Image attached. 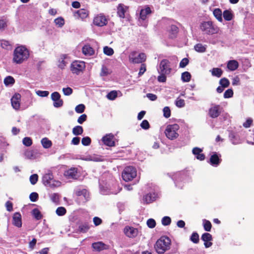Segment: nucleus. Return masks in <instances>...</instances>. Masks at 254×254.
Instances as JSON below:
<instances>
[{
	"mask_svg": "<svg viewBox=\"0 0 254 254\" xmlns=\"http://www.w3.org/2000/svg\"><path fill=\"white\" fill-rule=\"evenodd\" d=\"M29 51L25 46H18L13 51L12 62L16 64H21L29 58Z\"/></svg>",
	"mask_w": 254,
	"mask_h": 254,
	"instance_id": "obj_1",
	"label": "nucleus"
},
{
	"mask_svg": "<svg viewBox=\"0 0 254 254\" xmlns=\"http://www.w3.org/2000/svg\"><path fill=\"white\" fill-rule=\"evenodd\" d=\"M171 241L167 236H162L156 242L154 248L159 254H163L170 249Z\"/></svg>",
	"mask_w": 254,
	"mask_h": 254,
	"instance_id": "obj_2",
	"label": "nucleus"
},
{
	"mask_svg": "<svg viewBox=\"0 0 254 254\" xmlns=\"http://www.w3.org/2000/svg\"><path fill=\"white\" fill-rule=\"evenodd\" d=\"M200 28L205 34L213 35L218 33L219 30V28L213 24L211 21H204L201 23Z\"/></svg>",
	"mask_w": 254,
	"mask_h": 254,
	"instance_id": "obj_3",
	"label": "nucleus"
},
{
	"mask_svg": "<svg viewBox=\"0 0 254 254\" xmlns=\"http://www.w3.org/2000/svg\"><path fill=\"white\" fill-rule=\"evenodd\" d=\"M180 126L177 124L168 125L165 130L166 137L170 140L177 138L179 135L178 132Z\"/></svg>",
	"mask_w": 254,
	"mask_h": 254,
	"instance_id": "obj_4",
	"label": "nucleus"
},
{
	"mask_svg": "<svg viewBox=\"0 0 254 254\" xmlns=\"http://www.w3.org/2000/svg\"><path fill=\"white\" fill-rule=\"evenodd\" d=\"M136 176V170L132 166L126 167L122 173V178L126 182L131 181Z\"/></svg>",
	"mask_w": 254,
	"mask_h": 254,
	"instance_id": "obj_5",
	"label": "nucleus"
},
{
	"mask_svg": "<svg viewBox=\"0 0 254 254\" xmlns=\"http://www.w3.org/2000/svg\"><path fill=\"white\" fill-rule=\"evenodd\" d=\"M85 68V63L79 61H75L73 62L70 66V69L71 72L77 75L80 74L81 72H82Z\"/></svg>",
	"mask_w": 254,
	"mask_h": 254,
	"instance_id": "obj_6",
	"label": "nucleus"
},
{
	"mask_svg": "<svg viewBox=\"0 0 254 254\" xmlns=\"http://www.w3.org/2000/svg\"><path fill=\"white\" fill-rule=\"evenodd\" d=\"M129 61L133 64H139L144 62L146 56L144 53L138 54L135 51L131 52L129 55Z\"/></svg>",
	"mask_w": 254,
	"mask_h": 254,
	"instance_id": "obj_7",
	"label": "nucleus"
},
{
	"mask_svg": "<svg viewBox=\"0 0 254 254\" xmlns=\"http://www.w3.org/2000/svg\"><path fill=\"white\" fill-rule=\"evenodd\" d=\"M75 194L78 196L77 201L79 203H84L89 199V192L86 189L77 188L75 190Z\"/></svg>",
	"mask_w": 254,
	"mask_h": 254,
	"instance_id": "obj_8",
	"label": "nucleus"
},
{
	"mask_svg": "<svg viewBox=\"0 0 254 254\" xmlns=\"http://www.w3.org/2000/svg\"><path fill=\"white\" fill-rule=\"evenodd\" d=\"M43 184L47 186L59 187L61 182L53 180V177L51 173H47L43 176L42 178Z\"/></svg>",
	"mask_w": 254,
	"mask_h": 254,
	"instance_id": "obj_9",
	"label": "nucleus"
},
{
	"mask_svg": "<svg viewBox=\"0 0 254 254\" xmlns=\"http://www.w3.org/2000/svg\"><path fill=\"white\" fill-rule=\"evenodd\" d=\"M170 62L166 59L162 60L159 64L158 71L160 74H170L171 71Z\"/></svg>",
	"mask_w": 254,
	"mask_h": 254,
	"instance_id": "obj_10",
	"label": "nucleus"
},
{
	"mask_svg": "<svg viewBox=\"0 0 254 254\" xmlns=\"http://www.w3.org/2000/svg\"><path fill=\"white\" fill-rule=\"evenodd\" d=\"M221 109L220 105L212 104L209 109L208 115L212 118H216L220 115Z\"/></svg>",
	"mask_w": 254,
	"mask_h": 254,
	"instance_id": "obj_11",
	"label": "nucleus"
},
{
	"mask_svg": "<svg viewBox=\"0 0 254 254\" xmlns=\"http://www.w3.org/2000/svg\"><path fill=\"white\" fill-rule=\"evenodd\" d=\"M108 20L105 16L102 14H100L94 17L93 19V23L94 25L102 27L107 24Z\"/></svg>",
	"mask_w": 254,
	"mask_h": 254,
	"instance_id": "obj_12",
	"label": "nucleus"
},
{
	"mask_svg": "<svg viewBox=\"0 0 254 254\" xmlns=\"http://www.w3.org/2000/svg\"><path fill=\"white\" fill-rule=\"evenodd\" d=\"M115 137L112 133L107 134L102 137V140L103 143L108 146H114L115 145Z\"/></svg>",
	"mask_w": 254,
	"mask_h": 254,
	"instance_id": "obj_13",
	"label": "nucleus"
},
{
	"mask_svg": "<svg viewBox=\"0 0 254 254\" xmlns=\"http://www.w3.org/2000/svg\"><path fill=\"white\" fill-rule=\"evenodd\" d=\"M51 99L54 101L53 105L55 107L59 108L63 106V101L58 92H54L51 94Z\"/></svg>",
	"mask_w": 254,
	"mask_h": 254,
	"instance_id": "obj_14",
	"label": "nucleus"
},
{
	"mask_svg": "<svg viewBox=\"0 0 254 254\" xmlns=\"http://www.w3.org/2000/svg\"><path fill=\"white\" fill-rule=\"evenodd\" d=\"M124 233L129 238H134L138 234V230L132 227L126 226L124 228Z\"/></svg>",
	"mask_w": 254,
	"mask_h": 254,
	"instance_id": "obj_15",
	"label": "nucleus"
},
{
	"mask_svg": "<svg viewBox=\"0 0 254 254\" xmlns=\"http://www.w3.org/2000/svg\"><path fill=\"white\" fill-rule=\"evenodd\" d=\"M69 62L68 57L66 55H63L59 59L58 66L61 69H64Z\"/></svg>",
	"mask_w": 254,
	"mask_h": 254,
	"instance_id": "obj_16",
	"label": "nucleus"
},
{
	"mask_svg": "<svg viewBox=\"0 0 254 254\" xmlns=\"http://www.w3.org/2000/svg\"><path fill=\"white\" fill-rule=\"evenodd\" d=\"M21 95L18 94H15L11 99V105L15 110H18L20 108V101Z\"/></svg>",
	"mask_w": 254,
	"mask_h": 254,
	"instance_id": "obj_17",
	"label": "nucleus"
},
{
	"mask_svg": "<svg viewBox=\"0 0 254 254\" xmlns=\"http://www.w3.org/2000/svg\"><path fill=\"white\" fill-rule=\"evenodd\" d=\"M12 224L18 228L22 226L21 216L20 213L15 212L13 214L12 218Z\"/></svg>",
	"mask_w": 254,
	"mask_h": 254,
	"instance_id": "obj_18",
	"label": "nucleus"
},
{
	"mask_svg": "<svg viewBox=\"0 0 254 254\" xmlns=\"http://www.w3.org/2000/svg\"><path fill=\"white\" fill-rule=\"evenodd\" d=\"M157 194L155 192L147 193L143 198V203L146 204L151 203L155 200Z\"/></svg>",
	"mask_w": 254,
	"mask_h": 254,
	"instance_id": "obj_19",
	"label": "nucleus"
},
{
	"mask_svg": "<svg viewBox=\"0 0 254 254\" xmlns=\"http://www.w3.org/2000/svg\"><path fill=\"white\" fill-rule=\"evenodd\" d=\"M77 169L71 168L64 172V176L69 179H76Z\"/></svg>",
	"mask_w": 254,
	"mask_h": 254,
	"instance_id": "obj_20",
	"label": "nucleus"
},
{
	"mask_svg": "<svg viewBox=\"0 0 254 254\" xmlns=\"http://www.w3.org/2000/svg\"><path fill=\"white\" fill-rule=\"evenodd\" d=\"M25 157L29 159H35L39 156V153L34 150H26L24 153Z\"/></svg>",
	"mask_w": 254,
	"mask_h": 254,
	"instance_id": "obj_21",
	"label": "nucleus"
},
{
	"mask_svg": "<svg viewBox=\"0 0 254 254\" xmlns=\"http://www.w3.org/2000/svg\"><path fill=\"white\" fill-rule=\"evenodd\" d=\"M127 7L123 4H119L117 8V13L119 16L122 18L125 17V13L127 10Z\"/></svg>",
	"mask_w": 254,
	"mask_h": 254,
	"instance_id": "obj_22",
	"label": "nucleus"
},
{
	"mask_svg": "<svg viewBox=\"0 0 254 254\" xmlns=\"http://www.w3.org/2000/svg\"><path fill=\"white\" fill-rule=\"evenodd\" d=\"M92 248L97 251H101L108 249V246L101 242L92 244Z\"/></svg>",
	"mask_w": 254,
	"mask_h": 254,
	"instance_id": "obj_23",
	"label": "nucleus"
},
{
	"mask_svg": "<svg viewBox=\"0 0 254 254\" xmlns=\"http://www.w3.org/2000/svg\"><path fill=\"white\" fill-rule=\"evenodd\" d=\"M77 232L86 233L89 229V226L87 223H80L77 225Z\"/></svg>",
	"mask_w": 254,
	"mask_h": 254,
	"instance_id": "obj_24",
	"label": "nucleus"
},
{
	"mask_svg": "<svg viewBox=\"0 0 254 254\" xmlns=\"http://www.w3.org/2000/svg\"><path fill=\"white\" fill-rule=\"evenodd\" d=\"M213 14L215 18L220 22L223 21L222 18V10L219 8H216L213 10Z\"/></svg>",
	"mask_w": 254,
	"mask_h": 254,
	"instance_id": "obj_25",
	"label": "nucleus"
},
{
	"mask_svg": "<svg viewBox=\"0 0 254 254\" xmlns=\"http://www.w3.org/2000/svg\"><path fill=\"white\" fill-rule=\"evenodd\" d=\"M0 46L2 49L8 51L11 50L12 48L11 43L5 40H0Z\"/></svg>",
	"mask_w": 254,
	"mask_h": 254,
	"instance_id": "obj_26",
	"label": "nucleus"
},
{
	"mask_svg": "<svg viewBox=\"0 0 254 254\" xmlns=\"http://www.w3.org/2000/svg\"><path fill=\"white\" fill-rule=\"evenodd\" d=\"M88 11L85 9H80L75 13V16H78L81 19H84L88 16Z\"/></svg>",
	"mask_w": 254,
	"mask_h": 254,
	"instance_id": "obj_27",
	"label": "nucleus"
},
{
	"mask_svg": "<svg viewBox=\"0 0 254 254\" xmlns=\"http://www.w3.org/2000/svg\"><path fill=\"white\" fill-rule=\"evenodd\" d=\"M82 52L83 54L87 56H91L94 54V51L93 48L88 45H85L82 48Z\"/></svg>",
	"mask_w": 254,
	"mask_h": 254,
	"instance_id": "obj_28",
	"label": "nucleus"
},
{
	"mask_svg": "<svg viewBox=\"0 0 254 254\" xmlns=\"http://www.w3.org/2000/svg\"><path fill=\"white\" fill-rule=\"evenodd\" d=\"M239 66L238 62L235 60L229 61L227 64L228 68L231 71L236 70Z\"/></svg>",
	"mask_w": 254,
	"mask_h": 254,
	"instance_id": "obj_29",
	"label": "nucleus"
},
{
	"mask_svg": "<svg viewBox=\"0 0 254 254\" xmlns=\"http://www.w3.org/2000/svg\"><path fill=\"white\" fill-rule=\"evenodd\" d=\"M151 13L150 8L148 7L141 10L140 12V18L144 20L146 18L147 15Z\"/></svg>",
	"mask_w": 254,
	"mask_h": 254,
	"instance_id": "obj_30",
	"label": "nucleus"
},
{
	"mask_svg": "<svg viewBox=\"0 0 254 254\" xmlns=\"http://www.w3.org/2000/svg\"><path fill=\"white\" fill-rule=\"evenodd\" d=\"M210 71L211 72L212 75L213 76L220 77L221 76L223 71L221 68L214 67Z\"/></svg>",
	"mask_w": 254,
	"mask_h": 254,
	"instance_id": "obj_31",
	"label": "nucleus"
},
{
	"mask_svg": "<svg viewBox=\"0 0 254 254\" xmlns=\"http://www.w3.org/2000/svg\"><path fill=\"white\" fill-rule=\"evenodd\" d=\"M223 16L224 19L226 21H230L233 18V14L231 10H226L223 12Z\"/></svg>",
	"mask_w": 254,
	"mask_h": 254,
	"instance_id": "obj_32",
	"label": "nucleus"
},
{
	"mask_svg": "<svg viewBox=\"0 0 254 254\" xmlns=\"http://www.w3.org/2000/svg\"><path fill=\"white\" fill-rule=\"evenodd\" d=\"M3 82L6 86H11L14 83L15 80L13 77L7 76L4 79Z\"/></svg>",
	"mask_w": 254,
	"mask_h": 254,
	"instance_id": "obj_33",
	"label": "nucleus"
},
{
	"mask_svg": "<svg viewBox=\"0 0 254 254\" xmlns=\"http://www.w3.org/2000/svg\"><path fill=\"white\" fill-rule=\"evenodd\" d=\"M210 161L211 165L215 166H217L220 163L219 157L216 154H214L211 156Z\"/></svg>",
	"mask_w": 254,
	"mask_h": 254,
	"instance_id": "obj_34",
	"label": "nucleus"
},
{
	"mask_svg": "<svg viewBox=\"0 0 254 254\" xmlns=\"http://www.w3.org/2000/svg\"><path fill=\"white\" fill-rule=\"evenodd\" d=\"M83 131V128L81 126H77L72 129V133L75 135H81Z\"/></svg>",
	"mask_w": 254,
	"mask_h": 254,
	"instance_id": "obj_35",
	"label": "nucleus"
},
{
	"mask_svg": "<svg viewBox=\"0 0 254 254\" xmlns=\"http://www.w3.org/2000/svg\"><path fill=\"white\" fill-rule=\"evenodd\" d=\"M190 78L191 75L189 72L185 71L182 73L181 75V79L183 80V81L188 82L190 81Z\"/></svg>",
	"mask_w": 254,
	"mask_h": 254,
	"instance_id": "obj_36",
	"label": "nucleus"
},
{
	"mask_svg": "<svg viewBox=\"0 0 254 254\" xmlns=\"http://www.w3.org/2000/svg\"><path fill=\"white\" fill-rule=\"evenodd\" d=\"M54 23L57 27L61 28L64 24V20L63 17H59L55 19Z\"/></svg>",
	"mask_w": 254,
	"mask_h": 254,
	"instance_id": "obj_37",
	"label": "nucleus"
},
{
	"mask_svg": "<svg viewBox=\"0 0 254 254\" xmlns=\"http://www.w3.org/2000/svg\"><path fill=\"white\" fill-rule=\"evenodd\" d=\"M41 143L45 148H49L52 146V142L46 137L41 140Z\"/></svg>",
	"mask_w": 254,
	"mask_h": 254,
	"instance_id": "obj_38",
	"label": "nucleus"
},
{
	"mask_svg": "<svg viewBox=\"0 0 254 254\" xmlns=\"http://www.w3.org/2000/svg\"><path fill=\"white\" fill-rule=\"evenodd\" d=\"M206 49V45H203L202 44H197L194 46V49L196 51L200 53H203Z\"/></svg>",
	"mask_w": 254,
	"mask_h": 254,
	"instance_id": "obj_39",
	"label": "nucleus"
},
{
	"mask_svg": "<svg viewBox=\"0 0 254 254\" xmlns=\"http://www.w3.org/2000/svg\"><path fill=\"white\" fill-rule=\"evenodd\" d=\"M182 176L180 173L176 174L174 175L173 177V179L174 180L176 185L178 187H182V186L179 185V182L182 181Z\"/></svg>",
	"mask_w": 254,
	"mask_h": 254,
	"instance_id": "obj_40",
	"label": "nucleus"
},
{
	"mask_svg": "<svg viewBox=\"0 0 254 254\" xmlns=\"http://www.w3.org/2000/svg\"><path fill=\"white\" fill-rule=\"evenodd\" d=\"M103 52L104 54L108 56H112L114 53L113 49L112 48L108 46H105L104 47Z\"/></svg>",
	"mask_w": 254,
	"mask_h": 254,
	"instance_id": "obj_41",
	"label": "nucleus"
},
{
	"mask_svg": "<svg viewBox=\"0 0 254 254\" xmlns=\"http://www.w3.org/2000/svg\"><path fill=\"white\" fill-rule=\"evenodd\" d=\"M219 84L223 87L226 88L229 86L230 82L227 78L224 77L220 80Z\"/></svg>",
	"mask_w": 254,
	"mask_h": 254,
	"instance_id": "obj_42",
	"label": "nucleus"
},
{
	"mask_svg": "<svg viewBox=\"0 0 254 254\" xmlns=\"http://www.w3.org/2000/svg\"><path fill=\"white\" fill-rule=\"evenodd\" d=\"M32 214L37 220H40L42 218L41 212L37 208H35L33 210Z\"/></svg>",
	"mask_w": 254,
	"mask_h": 254,
	"instance_id": "obj_43",
	"label": "nucleus"
},
{
	"mask_svg": "<svg viewBox=\"0 0 254 254\" xmlns=\"http://www.w3.org/2000/svg\"><path fill=\"white\" fill-rule=\"evenodd\" d=\"M190 240L193 243L197 244L199 242V236L196 232H193L190 238Z\"/></svg>",
	"mask_w": 254,
	"mask_h": 254,
	"instance_id": "obj_44",
	"label": "nucleus"
},
{
	"mask_svg": "<svg viewBox=\"0 0 254 254\" xmlns=\"http://www.w3.org/2000/svg\"><path fill=\"white\" fill-rule=\"evenodd\" d=\"M211 224L210 221L206 220H203L204 229L206 231H210L211 229Z\"/></svg>",
	"mask_w": 254,
	"mask_h": 254,
	"instance_id": "obj_45",
	"label": "nucleus"
},
{
	"mask_svg": "<svg viewBox=\"0 0 254 254\" xmlns=\"http://www.w3.org/2000/svg\"><path fill=\"white\" fill-rule=\"evenodd\" d=\"M201 239L204 242L211 241L212 239V236L211 234L208 233H204L201 236Z\"/></svg>",
	"mask_w": 254,
	"mask_h": 254,
	"instance_id": "obj_46",
	"label": "nucleus"
},
{
	"mask_svg": "<svg viewBox=\"0 0 254 254\" xmlns=\"http://www.w3.org/2000/svg\"><path fill=\"white\" fill-rule=\"evenodd\" d=\"M162 224L164 226H168L170 224L171 219L169 216H165L162 219Z\"/></svg>",
	"mask_w": 254,
	"mask_h": 254,
	"instance_id": "obj_47",
	"label": "nucleus"
},
{
	"mask_svg": "<svg viewBox=\"0 0 254 254\" xmlns=\"http://www.w3.org/2000/svg\"><path fill=\"white\" fill-rule=\"evenodd\" d=\"M66 213V209L64 207H59L56 210V213L59 216H63Z\"/></svg>",
	"mask_w": 254,
	"mask_h": 254,
	"instance_id": "obj_48",
	"label": "nucleus"
},
{
	"mask_svg": "<svg viewBox=\"0 0 254 254\" xmlns=\"http://www.w3.org/2000/svg\"><path fill=\"white\" fill-rule=\"evenodd\" d=\"M85 108V106L83 104H79L76 106L75 111L76 113L81 114L84 111Z\"/></svg>",
	"mask_w": 254,
	"mask_h": 254,
	"instance_id": "obj_49",
	"label": "nucleus"
},
{
	"mask_svg": "<svg viewBox=\"0 0 254 254\" xmlns=\"http://www.w3.org/2000/svg\"><path fill=\"white\" fill-rule=\"evenodd\" d=\"M163 116L166 118H168L171 116V110L169 107H165L163 110Z\"/></svg>",
	"mask_w": 254,
	"mask_h": 254,
	"instance_id": "obj_50",
	"label": "nucleus"
},
{
	"mask_svg": "<svg viewBox=\"0 0 254 254\" xmlns=\"http://www.w3.org/2000/svg\"><path fill=\"white\" fill-rule=\"evenodd\" d=\"M117 97V92L116 91H112L109 93L107 97L109 100H113Z\"/></svg>",
	"mask_w": 254,
	"mask_h": 254,
	"instance_id": "obj_51",
	"label": "nucleus"
},
{
	"mask_svg": "<svg viewBox=\"0 0 254 254\" xmlns=\"http://www.w3.org/2000/svg\"><path fill=\"white\" fill-rule=\"evenodd\" d=\"M22 142L26 146H30L32 144V139L29 137H24L23 139Z\"/></svg>",
	"mask_w": 254,
	"mask_h": 254,
	"instance_id": "obj_52",
	"label": "nucleus"
},
{
	"mask_svg": "<svg viewBox=\"0 0 254 254\" xmlns=\"http://www.w3.org/2000/svg\"><path fill=\"white\" fill-rule=\"evenodd\" d=\"M36 93L38 96L42 97H47L49 94V92L48 91L41 90L36 91Z\"/></svg>",
	"mask_w": 254,
	"mask_h": 254,
	"instance_id": "obj_53",
	"label": "nucleus"
},
{
	"mask_svg": "<svg viewBox=\"0 0 254 254\" xmlns=\"http://www.w3.org/2000/svg\"><path fill=\"white\" fill-rule=\"evenodd\" d=\"M176 106L179 108H182L185 106V101L183 99L178 98L175 102Z\"/></svg>",
	"mask_w": 254,
	"mask_h": 254,
	"instance_id": "obj_54",
	"label": "nucleus"
},
{
	"mask_svg": "<svg viewBox=\"0 0 254 254\" xmlns=\"http://www.w3.org/2000/svg\"><path fill=\"white\" fill-rule=\"evenodd\" d=\"M109 74H110V71L108 68L105 66H102L100 73L101 76H105L108 75Z\"/></svg>",
	"mask_w": 254,
	"mask_h": 254,
	"instance_id": "obj_55",
	"label": "nucleus"
},
{
	"mask_svg": "<svg viewBox=\"0 0 254 254\" xmlns=\"http://www.w3.org/2000/svg\"><path fill=\"white\" fill-rule=\"evenodd\" d=\"M7 21L6 19H0V30H3L7 27Z\"/></svg>",
	"mask_w": 254,
	"mask_h": 254,
	"instance_id": "obj_56",
	"label": "nucleus"
},
{
	"mask_svg": "<svg viewBox=\"0 0 254 254\" xmlns=\"http://www.w3.org/2000/svg\"><path fill=\"white\" fill-rule=\"evenodd\" d=\"M233 91L232 89H227L224 94V97L225 98H228L232 97L233 95Z\"/></svg>",
	"mask_w": 254,
	"mask_h": 254,
	"instance_id": "obj_57",
	"label": "nucleus"
},
{
	"mask_svg": "<svg viewBox=\"0 0 254 254\" xmlns=\"http://www.w3.org/2000/svg\"><path fill=\"white\" fill-rule=\"evenodd\" d=\"M81 143L84 146L89 145L91 143V139L88 136L84 137L82 139Z\"/></svg>",
	"mask_w": 254,
	"mask_h": 254,
	"instance_id": "obj_58",
	"label": "nucleus"
},
{
	"mask_svg": "<svg viewBox=\"0 0 254 254\" xmlns=\"http://www.w3.org/2000/svg\"><path fill=\"white\" fill-rule=\"evenodd\" d=\"M38 176L37 174H33L30 177V182L32 185H35L38 181Z\"/></svg>",
	"mask_w": 254,
	"mask_h": 254,
	"instance_id": "obj_59",
	"label": "nucleus"
},
{
	"mask_svg": "<svg viewBox=\"0 0 254 254\" xmlns=\"http://www.w3.org/2000/svg\"><path fill=\"white\" fill-rule=\"evenodd\" d=\"M147 225L148 227L153 228L156 226V222L154 219L150 218L147 221Z\"/></svg>",
	"mask_w": 254,
	"mask_h": 254,
	"instance_id": "obj_60",
	"label": "nucleus"
},
{
	"mask_svg": "<svg viewBox=\"0 0 254 254\" xmlns=\"http://www.w3.org/2000/svg\"><path fill=\"white\" fill-rule=\"evenodd\" d=\"M253 120L252 118H249L247 119L246 121L243 123V127H245V128L250 127L251 126V125L253 123Z\"/></svg>",
	"mask_w": 254,
	"mask_h": 254,
	"instance_id": "obj_61",
	"label": "nucleus"
},
{
	"mask_svg": "<svg viewBox=\"0 0 254 254\" xmlns=\"http://www.w3.org/2000/svg\"><path fill=\"white\" fill-rule=\"evenodd\" d=\"M140 127L144 129H148L150 127L149 122L146 120H143L140 124Z\"/></svg>",
	"mask_w": 254,
	"mask_h": 254,
	"instance_id": "obj_62",
	"label": "nucleus"
},
{
	"mask_svg": "<svg viewBox=\"0 0 254 254\" xmlns=\"http://www.w3.org/2000/svg\"><path fill=\"white\" fill-rule=\"evenodd\" d=\"M63 92L64 95L69 96L72 93V89L70 87H66L63 88Z\"/></svg>",
	"mask_w": 254,
	"mask_h": 254,
	"instance_id": "obj_63",
	"label": "nucleus"
},
{
	"mask_svg": "<svg viewBox=\"0 0 254 254\" xmlns=\"http://www.w3.org/2000/svg\"><path fill=\"white\" fill-rule=\"evenodd\" d=\"M87 119V116L85 114H82L81 115L77 120V122L79 124H82L83 122H84Z\"/></svg>",
	"mask_w": 254,
	"mask_h": 254,
	"instance_id": "obj_64",
	"label": "nucleus"
}]
</instances>
